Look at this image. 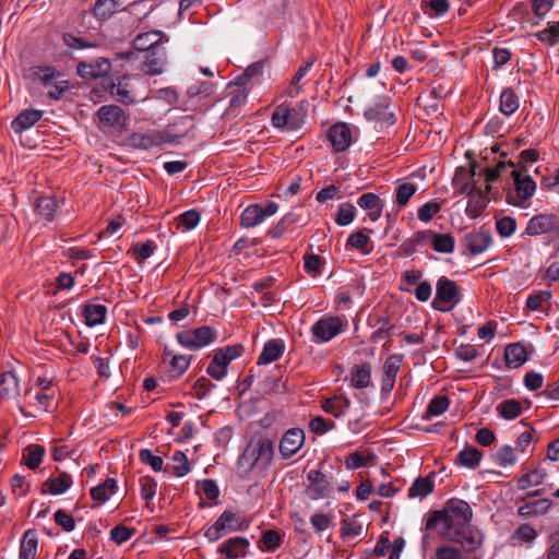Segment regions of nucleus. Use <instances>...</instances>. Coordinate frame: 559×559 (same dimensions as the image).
<instances>
[{
  "mask_svg": "<svg viewBox=\"0 0 559 559\" xmlns=\"http://www.w3.org/2000/svg\"><path fill=\"white\" fill-rule=\"evenodd\" d=\"M472 516V508L466 501L452 498L447 501L442 510L429 513L425 523V531L438 528L443 539H456L469 535L481 538L480 533L469 524Z\"/></svg>",
  "mask_w": 559,
  "mask_h": 559,
  "instance_id": "1",
  "label": "nucleus"
},
{
  "mask_svg": "<svg viewBox=\"0 0 559 559\" xmlns=\"http://www.w3.org/2000/svg\"><path fill=\"white\" fill-rule=\"evenodd\" d=\"M454 545L441 546L436 550V559H483L481 544L483 538L459 537L448 539Z\"/></svg>",
  "mask_w": 559,
  "mask_h": 559,
  "instance_id": "2",
  "label": "nucleus"
},
{
  "mask_svg": "<svg viewBox=\"0 0 559 559\" xmlns=\"http://www.w3.org/2000/svg\"><path fill=\"white\" fill-rule=\"evenodd\" d=\"M245 518L240 512L225 510L221 516L204 533L210 542H216L229 532H237L247 527Z\"/></svg>",
  "mask_w": 559,
  "mask_h": 559,
  "instance_id": "3",
  "label": "nucleus"
},
{
  "mask_svg": "<svg viewBox=\"0 0 559 559\" xmlns=\"http://www.w3.org/2000/svg\"><path fill=\"white\" fill-rule=\"evenodd\" d=\"M460 300L461 294L455 282L447 276H441L437 281L432 307L439 311H448L457 305Z\"/></svg>",
  "mask_w": 559,
  "mask_h": 559,
  "instance_id": "4",
  "label": "nucleus"
},
{
  "mask_svg": "<svg viewBox=\"0 0 559 559\" xmlns=\"http://www.w3.org/2000/svg\"><path fill=\"white\" fill-rule=\"evenodd\" d=\"M307 481L305 493L310 500H321L332 496L334 490L332 476L320 469H310L307 473Z\"/></svg>",
  "mask_w": 559,
  "mask_h": 559,
  "instance_id": "5",
  "label": "nucleus"
},
{
  "mask_svg": "<svg viewBox=\"0 0 559 559\" xmlns=\"http://www.w3.org/2000/svg\"><path fill=\"white\" fill-rule=\"evenodd\" d=\"M217 332L211 326L203 325L192 330L179 332L176 337L180 345L190 349L198 350L216 338Z\"/></svg>",
  "mask_w": 559,
  "mask_h": 559,
  "instance_id": "6",
  "label": "nucleus"
},
{
  "mask_svg": "<svg viewBox=\"0 0 559 559\" xmlns=\"http://www.w3.org/2000/svg\"><path fill=\"white\" fill-rule=\"evenodd\" d=\"M559 233V216L552 213H542L533 216L525 228L528 236L551 235Z\"/></svg>",
  "mask_w": 559,
  "mask_h": 559,
  "instance_id": "7",
  "label": "nucleus"
},
{
  "mask_svg": "<svg viewBox=\"0 0 559 559\" xmlns=\"http://www.w3.org/2000/svg\"><path fill=\"white\" fill-rule=\"evenodd\" d=\"M174 141L175 138L168 131L135 132L129 138L131 146L142 150L162 146L165 143H171Z\"/></svg>",
  "mask_w": 559,
  "mask_h": 559,
  "instance_id": "8",
  "label": "nucleus"
},
{
  "mask_svg": "<svg viewBox=\"0 0 559 559\" xmlns=\"http://www.w3.org/2000/svg\"><path fill=\"white\" fill-rule=\"evenodd\" d=\"M248 444L254 454V460L259 464V471L263 472L267 469L274 456V445L272 440L261 436L253 437Z\"/></svg>",
  "mask_w": 559,
  "mask_h": 559,
  "instance_id": "9",
  "label": "nucleus"
},
{
  "mask_svg": "<svg viewBox=\"0 0 559 559\" xmlns=\"http://www.w3.org/2000/svg\"><path fill=\"white\" fill-rule=\"evenodd\" d=\"M511 176L514 180L515 194L509 193L508 201L513 205H520L534 194L536 185L530 176L522 177L516 169L511 171Z\"/></svg>",
  "mask_w": 559,
  "mask_h": 559,
  "instance_id": "10",
  "label": "nucleus"
},
{
  "mask_svg": "<svg viewBox=\"0 0 559 559\" xmlns=\"http://www.w3.org/2000/svg\"><path fill=\"white\" fill-rule=\"evenodd\" d=\"M97 117L102 128H111L122 131L127 124L128 116L117 105H104L97 110Z\"/></svg>",
  "mask_w": 559,
  "mask_h": 559,
  "instance_id": "11",
  "label": "nucleus"
},
{
  "mask_svg": "<svg viewBox=\"0 0 559 559\" xmlns=\"http://www.w3.org/2000/svg\"><path fill=\"white\" fill-rule=\"evenodd\" d=\"M305 432L301 428H290L280 441V453L283 459H289L295 455L305 444Z\"/></svg>",
  "mask_w": 559,
  "mask_h": 559,
  "instance_id": "12",
  "label": "nucleus"
},
{
  "mask_svg": "<svg viewBox=\"0 0 559 559\" xmlns=\"http://www.w3.org/2000/svg\"><path fill=\"white\" fill-rule=\"evenodd\" d=\"M343 323L337 317H328L322 318L317 321L312 328L311 332L314 337H317L321 342H329L334 336L341 333Z\"/></svg>",
  "mask_w": 559,
  "mask_h": 559,
  "instance_id": "13",
  "label": "nucleus"
},
{
  "mask_svg": "<svg viewBox=\"0 0 559 559\" xmlns=\"http://www.w3.org/2000/svg\"><path fill=\"white\" fill-rule=\"evenodd\" d=\"M402 356L396 354L390 355L385 359L381 378L382 394H389L393 390L396 376L402 365Z\"/></svg>",
  "mask_w": 559,
  "mask_h": 559,
  "instance_id": "14",
  "label": "nucleus"
},
{
  "mask_svg": "<svg viewBox=\"0 0 559 559\" xmlns=\"http://www.w3.org/2000/svg\"><path fill=\"white\" fill-rule=\"evenodd\" d=\"M166 51L163 46H155L144 55L142 70L148 75H157L164 71L166 64Z\"/></svg>",
  "mask_w": 559,
  "mask_h": 559,
  "instance_id": "15",
  "label": "nucleus"
},
{
  "mask_svg": "<svg viewBox=\"0 0 559 559\" xmlns=\"http://www.w3.org/2000/svg\"><path fill=\"white\" fill-rule=\"evenodd\" d=\"M111 70V63L106 58H98L92 62H80L78 74L83 79H98L107 75Z\"/></svg>",
  "mask_w": 559,
  "mask_h": 559,
  "instance_id": "16",
  "label": "nucleus"
},
{
  "mask_svg": "<svg viewBox=\"0 0 559 559\" xmlns=\"http://www.w3.org/2000/svg\"><path fill=\"white\" fill-rule=\"evenodd\" d=\"M464 247L473 254H479L484 252L491 243V236L489 230L484 228L468 233L463 237L462 240Z\"/></svg>",
  "mask_w": 559,
  "mask_h": 559,
  "instance_id": "17",
  "label": "nucleus"
},
{
  "mask_svg": "<svg viewBox=\"0 0 559 559\" xmlns=\"http://www.w3.org/2000/svg\"><path fill=\"white\" fill-rule=\"evenodd\" d=\"M328 136L335 152H344L352 143V132L345 122L333 124L329 129Z\"/></svg>",
  "mask_w": 559,
  "mask_h": 559,
  "instance_id": "18",
  "label": "nucleus"
},
{
  "mask_svg": "<svg viewBox=\"0 0 559 559\" xmlns=\"http://www.w3.org/2000/svg\"><path fill=\"white\" fill-rule=\"evenodd\" d=\"M298 115L296 109H292L287 106H277L272 114V124L277 129L289 127L290 129H297L299 122L296 119Z\"/></svg>",
  "mask_w": 559,
  "mask_h": 559,
  "instance_id": "19",
  "label": "nucleus"
},
{
  "mask_svg": "<svg viewBox=\"0 0 559 559\" xmlns=\"http://www.w3.org/2000/svg\"><path fill=\"white\" fill-rule=\"evenodd\" d=\"M486 192L481 190L476 183H473L472 193L468 194V202L466 206V214L471 218L478 217L488 204Z\"/></svg>",
  "mask_w": 559,
  "mask_h": 559,
  "instance_id": "20",
  "label": "nucleus"
},
{
  "mask_svg": "<svg viewBox=\"0 0 559 559\" xmlns=\"http://www.w3.org/2000/svg\"><path fill=\"white\" fill-rule=\"evenodd\" d=\"M248 547L249 540L245 537L237 536L223 543L218 548V552L225 555L227 559H238L246 555Z\"/></svg>",
  "mask_w": 559,
  "mask_h": 559,
  "instance_id": "21",
  "label": "nucleus"
},
{
  "mask_svg": "<svg viewBox=\"0 0 559 559\" xmlns=\"http://www.w3.org/2000/svg\"><path fill=\"white\" fill-rule=\"evenodd\" d=\"M357 204L368 211V217L376 222L382 215L383 202L382 200L374 193L368 192L360 195L357 200Z\"/></svg>",
  "mask_w": 559,
  "mask_h": 559,
  "instance_id": "22",
  "label": "nucleus"
},
{
  "mask_svg": "<svg viewBox=\"0 0 559 559\" xmlns=\"http://www.w3.org/2000/svg\"><path fill=\"white\" fill-rule=\"evenodd\" d=\"M163 37H165L163 32L151 31L136 35L132 44L134 49L147 52L148 50H153L155 46H163Z\"/></svg>",
  "mask_w": 559,
  "mask_h": 559,
  "instance_id": "23",
  "label": "nucleus"
},
{
  "mask_svg": "<svg viewBox=\"0 0 559 559\" xmlns=\"http://www.w3.org/2000/svg\"><path fill=\"white\" fill-rule=\"evenodd\" d=\"M389 107L388 99L385 97H379L378 100L365 110L366 119L370 121H388L394 123L393 114L386 112Z\"/></svg>",
  "mask_w": 559,
  "mask_h": 559,
  "instance_id": "24",
  "label": "nucleus"
},
{
  "mask_svg": "<svg viewBox=\"0 0 559 559\" xmlns=\"http://www.w3.org/2000/svg\"><path fill=\"white\" fill-rule=\"evenodd\" d=\"M20 394L19 379L13 371L0 374V401L10 400Z\"/></svg>",
  "mask_w": 559,
  "mask_h": 559,
  "instance_id": "25",
  "label": "nucleus"
},
{
  "mask_svg": "<svg viewBox=\"0 0 559 559\" xmlns=\"http://www.w3.org/2000/svg\"><path fill=\"white\" fill-rule=\"evenodd\" d=\"M432 236L431 230H421L414 234L411 238L404 240L399 248V252L403 257H409L416 252L418 246L426 245Z\"/></svg>",
  "mask_w": 559,
  "mask_h": 559,
  "instance_id": "26",
  "label": "nucleus"
},
{
  "mask_svg": "<svg viewBox=\"0 0 559 559\" xmlns=\"http://www.w3.org/2000/svg\"><path fill=\"white\" fill-rule=\"evenodd\" d=\"M43 117L41 110L36 109H25L20 112L16 118L12 121V129L16 133H21L31 127H33L37 121H39Z\"/></svg>",
  "mask_w": 559,
  "mask_h": 559,
  "instance_id": "27",
  "label": "nucleus"
},
{
  "mask_svg": "<svg viewBox=\"0 0 559 559\" xmlns=\"http://www.w3.org/2000/svg\"><path fill=\"white\" fill-rule=\"evenodd\" d=\"M285 345L282 340H270L265 343L258 358V365H266L277 360L284 353Z\"/></svg>",
  "mask_w": 559,
  "mask_h": 559,
  "instance_id": "28",
  "label": "nucleus"
},
{
  "mask_svg": "<svg viewBox=\"0 0 559 559\" xmlns=\"http://www.w3.org/2000/svg\"><path fill=\"white\" fill-rule=\"evenodd\" d=\"M38 551V538L34 530H27L20 544V559H35Z\"/></svg>",
  "mask_w": 559,
  "mask_h": 559,
  "instance_id": "29",
  "label": "nucleus"
},
{
  "mask_svg": "<svg viewBox=\"0 0 559 559\" xmlns=\"http://www.w3.org/2000/svg\"><path fill=\"white\" fill-rule=\"evenodd\" d=\"M110 95L119 103L129 105L135 102L128 78H122L109 87Z\"/></svg>",
  "mask_w": 559,
  "mask_h": 559,
  "instance_id": "30",
  "label": "nucleus"
},
{
  "mask_svg": "<svg viewBox=\"0 0 559 559\" xmlns=\"http://www.w3.org/2000/svg\"><path fill=\"white\" fill-rule=\"evenodd\" d=\"M72 485L71 476L63 472L58 477L49 478L43 484V493L61 495Z\"/></svg>",
  "mask_w": 559,
  "mask_h": 559,
  "instance_id": "31",
  "label": "nucleus"
},
{
  "mask_svg": "<svg viewBox=\"0 0 559 559\" xmlns=\"http://www.w3.org/2000/svg\"><path fill=\"white\" fill-rule=\"evenodd\" d=\"M371 383V366L368 362L355 365L350 372V384L356 389H365Z\"/></svg>",
  "mask_w": 559,
  "mask_h": 559,
  "instance_id": "32",
  "label": "nucleus"
},
{
  "mask_svg": "<svg viewBox=\"0 0 559 559\" xmlns=\"http://www.w3.org/2000/svg\"><path fill=\"white\" fill-rule=\"evenodd\" d=\"M506 364L509 368H518L526 361L525 347L519 343L510 344L504 350Z\"/></svg>",
  "mask_w": 559,
  "mask_h": 559,
  "instance_id": "33",
  "label": "nucleus"
},
{
  "mask_svg": "<svg viewBox=\"0 0 559 559\" xmlns=\"http://www.w3.org/2000/svg\"><path fill=\"white\" fill-rule=\"evenodd\" d=\"M264 221L262 206L260 204H251L247 206L240 216V225L245 228H252Z\"/></svg>",
  "mask_w": 559,
  "mask_h": 559,
  "instance_id": "34",
  "label": "nucleus"
},
{
  "mask_svg": "<svg viewBox=\"0 0 559 559\" xmlns=\"http://www.w3.org/2000/svg\"><path fill=\"white\" fill-rule=\"evenodd\" d=\"M35 207L37 213L47 222H52L55 213L59 209L58 201L52 197H40L36 200Z\"/></svg>",
  "mask_w": 559,
  "mask_h": 559,
  "instance_id": "35",
  "label": "nucleus"
},
{
  "mask_svg": "<svg viewBox=\"0 0 559 559\" xmlns=\"http://www.w3.org/2000/svg\"><path fill=\"white\" fill-rule=\"evenodd\" d=\"M107 308L104 305L88 304L84 307L83 316L88 326H95L105 321Z\"/></svg>",
  "mask_w": 559,
  "mask_h": 559,
  "instance_id": "36",
  "label": "nucleus"
},
{
  "mask_svg": "<svg viewBox=\"0 0 559 559\" xmlns=\"http://www.w3.org/2000/svg\"><path fill=\"white\" fill-rule=\"evenodd\" d=\"M119 2L116 0H97L92 13L100 21L108 20L119 10Z\"/></svg>",
  "mask_w": 559,
  "mask_h": 559,
  "instance_id": "37",
  "label": "nucleus"
},
{
  "mask_svg": "<svg viewBox=\"0 0 559 559\" xmlns=\"http://www.w3.org/2000/svg\"><path fill=\"white\" fill-rule=\"evenodd\" d=\"M116 487V479L107 478L103 484L91 489V497L93 500L104 503L115 492Z\"/></svg>",
  "mask_w": 559,
  "mask_h": 559,
  "instance_id": "38",
  "label": "nucleus"
},
{
  "mask_svg": "<svg viewBox=\"0 0 559 559\" xmlns=\"http://www.w3.org/2000/svg\"><path fill=\"white\" fill-rule=\"evenodd\" d=\"M519 108V97L512 88H506L500 95V111L506 116H511Z\"/></svg>",
  "mask_w": 559,
  "mask_h": 559,
  "instance_id": "39",
  "label": "nucleus"
},
{
  "mask_svg": "<svg viewBox=\"0 0 559 559\" xmlns=\"http://www.w3.org/2000/svg\"><path fill=\"white\" fill-rule=\"evenodd\" d=\"M481 451L474 447H465L459 454L456 463L468 468H475L481 459Z\"/></svg>",
  "mask_w": 559,
  "mask_h": 559,
  "instance_id": "40",
  "label": "nucleus"
},
{
  "mask_svg": "<svg viewBox=\"0 0 559 559\" xmlns=\"http://www.w3.org/2000/svg\"><path fill=\"white\" fill-rule=\"evenodd\" d=\"M468 178L467 170L463 167L456 169L455 175L452 179L453 187L459 194H471L474 182Z\"/></svg>",
  "mask_w": 559,
  "mask_h": 559,
  "instance_id": "41",
  "label": "nucleus"
},
{
  "mask_svg": "<svg viewBox=\"0 0 559 559\" xmlns=\"http://www.w3.org/2000/svg\"><path fill=\"white\" fill-rule=\"evenodd\" d=\"M45 449L41 445H29L25 449L23 461L29 469H36L44 457Z\"/></svg>",
  "mask_w": 559,
  "mask_h": 559,
  "instance_id": "42",
  "label": "nucleus"
},
{
  "mask_svg": "<svg viewBox=\"0 0 559 559\" xmlns=\"http://www.w3.org/2000/svg\"><path fill=\"white\" fill-rule=\"evenodd\" d=\"M545 477L546 473L543 469L534 468L519 478L518 488L520 490H526L530 487L539 485Z\"/></svg>",
  "mask_w": 559,
  "mask_h": 559,
  "instance_id": "43",
  "label": "nucleus"
},
{
  "mask_svg": "<svg viewBox=\"0 0 559 559\" xmlns=\"http://www.w3.org/2000/svg\"><path fill=\"white\" fill-rule=\"evenodd\" d=\"M433 490V483L428 477H418L408 489L409 498H424Z\"/></svg>",
  "mask_w": 559,
  "mask_h": 559,
  "instance_id": "44",
  "label": "nucleus"
},
{
  "mask_svg": "<svg viewBox=\"0 0 559 559\" xmlns=\"http://www.w3.org/2000/svg\"><path fill=\"white\" fill-rule=\"evenodd\" d=\"M497 411L504 419H514L521 415L522 405L514 399L506 400L497 406Z\"/></svg>",
  "mask_w": 559,
  "mask_h": 559,
  "instance_id": "45",
  "label": "nucleus"
},
{
  "mask_svg": "<svg viewBox=\"0 0 559 559\" xmlns=\"http://www.w3.org/2000/svg\"><path fill=\"white\" fill-rule=\"evenodd\" d=\"M432 247L436 251L442 253H451L454 250V238L450 234H435L430 238Z\"/></svg>",
  "mask_w": 559,
  "mask_h": 559,
  "instance_id": "46",
  "label": "nucleus"
},
{
  "mask_svg": "<svg viewBox=\"0 0 559 559\" xmlns=\"http://www.w3.org/2000/svg\"><path fill=\"white\" fill-rule=\"evenodd\" d=\"M508 167H514V163L511 160H499L496 165V167H485L481 173L485 174V180L487 183L496 181L502 174L503 170H506ZM487 192H490L491 187L490 185H487L486 187Z\"/></svg>",
  "mask_w": 559,
  "mask_h": 559,
  "instance_id": "47",
  "label": "nucleus"
},
{
  "mask_svg": "<svg viewBox=\"0 0 559 559\" xmlns=\"http://www.w3.org/2000/svg\"><path fill=\"white\" fill-rule=\"evenodd\" d=\"M416 191L417 186L415 183L404 182L399 185L395 190V202L397 206L400 209L404 207L408 203L411 198L416 193Z\"/></svg>",
  "mask_w": 559,
  "mask_h": 559,
  "instance_id": "48",
  "label": "nucleus"
},
{
  "mask_svg": "<svg viewBox=\"0 0 559 559\" xmlns=\"http://www.w3.org/2000/svg\"><path fill=\"white\" fill-rule=\"evenodd\" d=\"M449 407V399L445 395L435 396L428 404L426 413L424 415L425 419H429L432 416H439L443 414Z\"/></svg>",
  "mask_w": 559,
  "mask_h": 559,
  "instance_id": "49",
  "label": "nucleus"
},
{
  "mask_svg": "<svg viewBox=\"0 0 559 559\" xmlns=\"http://www.w3.org/2000/svg\"><path fill=\"white\" fill-rule=\"evenodd\" d=\"M535 36L543 43L554 46L559 43V22L548 23V26L539 31Z\"/></svg>",
  "mask_w": 559,
  "mask_h": 559,
  "instance_id": "50",
  "label": "nucleus"
},
{
  "mask_svg": "<svg viewBox=\"0 0 559 559\" xmlns=\"http://www.w3.org/2000/svg\"><path fill=\"white\" fill-rule=\"evenodd\" d=\"M555 0H532V11L534 13V19L531 20L533 25H537L540 20H543L546 14L554 7Z\"/></svg>",
  "mask_w": 559,
  "mask_h": 559,
  "instance_id": "51",
  "label": "nucleus"
},
{
  "mask_svg": "<svg viewBox=\"0 0 559 559\" xmlns=\"http://www.w3.org/2000/svg\"><path fill=\"white\" fill-rule=\"evenodd\" d=\"M191 358L192 356L187 355H171V358L168 361L170 372H173L175 377H179L185 373L190 366Z\"/></svg>",
  "mask_w": 559,
  "mask_h": 559,
  "instance_id": "52",
  "label": "nucleus"
},
{
  "mask_svg": "<svg viewBox=\"0 0 559 559\" xmlns=\"http://www.w3.org/2000/svg\"><path fill=\"white\" fill-rule=\"evenodd\" d=\"M171 460L174 462L173 472L177 477H183L190 472L189 461L182 451H175Z\"/></svg>",
  "mask_w": 559,
  "mask_h": 559,
  "instance_id": "53",
  "label": "nucleus"
},
{
  "mask_svg": "<svg viewBox=\"0 0 559 559\" xmlns=\"http://www.w3.org/2000/svg\"><path fill=\"white\" fill-rule=\"evenodd\" d=\"M362 525L356 521L342 520L341 521V536L343 539H352L362 534Z\"/></svg>",
  "mask_w": 559,
  "mask_h": 559,
  "instance_id": "54",
  "label": "nucleus"
},
{
  "mask_svg": "<svg viewBox=\"0 0 559 559\" xmlns=\"http://www.w3.org/2000/svg\"><path fill=\"white\" fill-rule=\"evenodd\" d=\"M355 218V206L352 203H343L340 205L335 222L340 226L349 225Z\"/></svg>",
  "mask_w": 559,
  "mask_h": 559,
  "instance_id": "55",
  "label": "nucleus"
},
{
  "mask_svg": "<svg viewBox=\"0 0 559 559\" xmlns=\"http://www.w3.org/2000/svg\"><path fill=\"white\" fill-rule=\"evenodd\" d=\"M515 460L514 451L510 445L501 447L495 454V462L501 467L514 464Z\"/></svg>",
  "mask_w": 559,
  "mask_h": 559,
  "instance_id": "56",
  "label": "nucleus"
},
{
  "mask_svg": "<svg viewBox=\"0 0 559 559\" xmlns=\"http://www.w3.org/2000/svg\"><path fill=\"white\" fill-rule=\"evenodd\" d=\"M135 534V528H131L124 525H117L110 531V538L117 545H121L129 540Z\"/></svg>",
  "mask_w": 559,
  "mask_h": 559,
  "instance_id": "57",
  "label": "nucleus"
},
{
  "mask_svg": "<svg viewBox=\"0 0 559 559\" xmlns=\"http://www.w3.org/2000/svg\"><path fill=\"white\" fill-rule=\"evenodd\" d=\"M140 486H141V497L150 501L154 498L156 495L157 489V483L156 480L151 476H144L140 479Z\"/></svg>",
  "mask_w": 559,
  "mask_h": 559,
  "instance_id": "58",
  "label": "nucleus"
},
{
  "mask_svg": "<svg viewBox=\"0 0 559 559\" xmlns=\"http://www.w3.org/2000/svg\"><path fill=\"white\" fill-rule=\"evenodd\" d=\"M260 543H262L267 550L273 551L281 546L282 536L275 530H267L262 534Z\"/></svg>",
  "mask_w": 559,
  "mask_h": 559,
  "instance_id": "59",
  "label": "nucleus"
},
{
  "mask_svg": "<svg viewBox=\"0 0 559 559\" xmlns=\"http://www.w3.org/2000/svg\"><path fill=\"white\" fill-rule=\"evenodd\" d=\"M369 241L370 238L367 235L362 234L361 231H356L348 237L346 246H349L352 248L360 250L364 253H367L369 252V249H367Z\"/></svg>",
  "mask_w": 559,
  "mask_h": 559,
  "instance_id": "60",
  "label": "nucleus"
},
{
  "mask_svg": "<svg viewBox=\"0 0 559 559\" xmlns=\"http://www.w3.org/2000/svg\"><path fill=\"white\" fill-rule=\"evenodd\" d=\"M441 210L438 202H427L418 209V218L424 223L430 222Z\"/></svg>",
  "mask_w": 559,
  "mask_h": 559,
  "instance_id": "61",
  "label": "nucleus"
},
{
  "mask_svg": "<svg viewBox=\"0 0 559 559\" xmlns=\"http://www.w3.org/2000/svg\"><path fill=\"white\" fill-rule=\"evenodd\" d=\"M35 76L45 87L50 86L58 78H60V72L50 67L39 68L37 72H35Z\"/></svg>",
  "mask_w": 559,
  "mask_h": 559,
  "instance_id": "62",
  "label": "nucleus"
},
{
  "mask_svg": "<svg viewBox=\"0 0 559 559\" xmlns=\"http://www.w3.org/2000/svg\"><path fill=\"white\" fill-rule=\"evenodd\" d=\"M253 452L249 444L246 445L242 454L240 455L238 460V465L240 468H243L246 472H251L254 468L259 469V464L254 460Z\"/></svg>",
  "mask_w": 559,
  "mask_h": 559,
  "instance_id": "63",
  "label": "nucleus"
},
{
  "mask_svg": "<svg viewBox=\"0 0 559 559\" xmlns=\"http://www.w3.org/2000/svg\"><path fill=\"white\" fill-rule=\"evenodd\" d=\"M516 227V222L513 217L504 216L497 221L496 228L501 237H510Z\"/></svg>",
  "mask_w": 559,
  "mask_h": 559,
  "instance_id": "64",
  "label": "nucleus"
}]
</instances>
